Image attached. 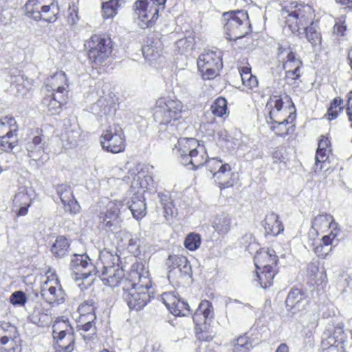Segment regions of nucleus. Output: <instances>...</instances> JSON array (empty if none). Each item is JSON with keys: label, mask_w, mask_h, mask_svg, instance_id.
Wrapping results in <instances>:
<instances>
[{"label": "nucleus", "mask_w": 352, "mask_h": 352, "mask_svg": "<svg viewBox=\"0 0 352 352\" xmlns=\"http://www.w3.org/2000/svg\"><path fill=\"white\" fill-rule=\"evenodd\" d=\"M122 179L126 182L131 179L126 202L124 204L122 201H111L107 204L106 210L99 214L100 223L109 231H114L119 227V214L124 205L136 219H142L146 214L143 192L144 189L153 184L152 177L147 174L146 166L141 163L135 164L129 168V175Z\"/></svg>", "instance_id": "nucleus-1"}, {"label": "nucleus", "mask_w": 352, "mask_h": 352, "mask_svg": "<svg viewBox=\"0 0 352 352\" xmlns=\"http://www.w3.org/2000/svg\"><path fill=\"white\" fill-rule=\"evenodd\" d=\"M183 103L173 97H161L157 100L154 108V118L159 123V132L162 138H166L164 133L177 135L184 129L180 120L185 113Z\"/></svg>", "instance_id": "nucleus-2"}, {"label": "nucleus", "mask_w": 352, "mask_h": 352, "mask_svg": "<svg viewBox=\"0 0 352 352\" xmlns=\"http://www.w3.org/2000/svg\"><path fill=\"white\" fill-rule=\"evenodd\" d=\"M281 16L292 33L300 36L301 30L315 21L316 14L311 6L292 2L281 10Z\"/></svg>", "instance_id": "nucleus-3"}, {"label": "nucleus", "mask_w": 352, "mask_h": 352, "mask_svg": "<svg viewBox=\"0 0 352 352\" xmlns=\"http://www.w3.org/2000/svg\"><path fill=\"white\" fill-rule=\"evenodd\" d=\"M173 151L180 158L183 165H191L192 169L203 166L206 161L204 146L195 138H179Z\"/></svg>", "instance_id": "nucleus-4"}, {"label": "nucleus", "mask_w": 352, "mask_h": 352, "mask_svg": "<svg viewBox=\"0 0 352 352\" xmlns=\"http://www.w3.org/2000/svg\"><path fill=\"white\" fill-rule=\"evenodd\" d=\"M226 38L236 41L245 36L250 31V24L247 12L231 11L223 14Z\"/></svg>", "instance_id": "nucleus-5"}, {"label": "nucleus", "mask_w": 352, "mask_h": 352, "mask_svg": "<svg viewBox=\"0 0 352 352\" xmlns=\"http://www.w3.org/2000/svg\"><path fill=\"white\" fill-rule=\"evenodd\" d=\"M88 59L96 66L101 65L111 56L113 50L111 39L105 36L94 34L84 44Z\"/></svg>", "instance_id": "nucleus-6"}, {"label": "nucleus", "mask_w": 352, "mask_h": 352, "mask_svg": "<svg viewBox=\"0 0 352 352\" xmlns=\"http://www.w3.org/2000/svg\"><path fill=\"white\" fill-rule=\"evenodd\" d=\"M166 0H138L133 8L135 15L140 21L138 25L145 29L153 25L159 16V12L164 10Z\"/></svg>", "instance_id": "nucleus-7"}, {"label": "nucleus", "mask_w": 352, "mask_h": 352, "mask_svg": "<svg viewBox=\"0 0 352 352\" xmlns=\"http://www.w3.org/2000/svg\"><path fill=\"white\" fill-rule=\"evenodd\" d=\"M296 55L294 47L289 43L284 41L278 44L277 58L283 63L286 76L292 79L300 76L302 62Z\"/></svg>", "instance_id": "nucleus-8"}, {"label": "nucleus", "mask_w": 352, "mask_h": 352, "mask_svg": "<svg viewBox=\"0 0 352 352\" xmlns=\"http://www.w3.org/2000/svg\"><path fill=\"white\" fill-rule=\"evenodd\" d=\"M41 294L51 305H58L65 301V294L54 272L49 270L43 277Z\"/></svg>", "instance_id": "nucleus-9"}, {"label": "nucleus", "mask_w": 352, "mask_h": 352, "mask_svg": "<svg viewBox=\"0 0 352 352\" xmlns=\"http://www.w3.org/2000/svg\"><path fill=\"white\" fill-rule=\"evenodd\" d=\"M18 125L14 118L4 116L0 119V148L7 153L18 144Z\"/></svg>", "instance_id": "nucleus-10"}, {"label": "nucleus", "mask_w": 352, "mask_h": 352, "mask_svg": "<svg viewBox=\"0 0 352 352\" xmlns=\"http://www.w3.org/2000/svg\"><path fill=\"white\" fill-rule=\"evenodd\" d=\"M103 149L112 153H118L125 148V139L122 129L117 124L110 126L100 136Z\"/></svg>", "instance_id": "nucleus-11"}, {"label": "nucleus", "mask_w": 352, "mask_h": 352, "mask_svg": "<svg viewBox=\"0 0 352 352\" xmlns=\"http://www.w3.org/2000/svg\"><path fill=\"white\" fill-rule=\"evenodd\" d=\"M221 60L219 54L214 51H205L197 60V67L204 78H213L221 67Z\"/></svg>", "instance_id": "nucleus-12"}, {"label": "nucleus", "mask_w": 352, "mask_h": 352, "mask_svg": "<svg viewBox=\"0 0 352 352\" xmlns=\"http://www.w3.org/2000/svg\"><path fill=\"white\" fill-rule=\"evenodd\" d=\"M70 266L74 274L73 278L76 280L96 275V267L87 254H74Z\"/></svg>", "instance_id": "nucleus-13"}, {"label": "nucleus", "mask_w": 352, "mask_h": 352, "mask_svg": "<svg viewBox=\"0 0 352 352\" xmlns=\"http://www.w3.org/2000/svg\"><path fill=\"white\" fill-rule=\"evenodd\" d=\"M346 339L344 324L332 322L327 325L322 334L321 344L324 349H328L342 344Z\"/></svg>", "instance_id": "nucleus-14"}, {"label": "nucleus", "mask_w": 352, "mask_h": 352, "mask_svg": "<svg viewBox=\"0 0 352 352\" xmlns=\"http://www.w3.org/2000/svg\"><path fill=\"white\" fill-rule=\"evenodd\" d=\"M282 99L278 96L271 97L266 104V108L269 110V118L273 124L274 128H279L280 126H285L292 123L294 118V116L289 112L287 118H280V112L283 110Z\"/></svg>", "instance_id": "nucleus-15"}, {"label": "nucleus", "mask_w": 352, "mask_h": 352, "mask_svg": "<svg viewBox=\"0 0 352 352\" xmlns=\"http://www.w3.org/2000/svg\"><path fill=\"white\" fill-rule=\"evenodd\" d=\"M123 298L131 309L140 310L150 300L149 292L136 289L127 285H123Z\"/></svg>", "instance_id": "nucleus-16"}, {"label": "nucleus", "mask_w": 352, "mask_h": 352, "mask_svg": "<svg viewBox=\"0 0 352 352\" xmlns=\"http://www.w3.org/2000/svg\"><path fill=\"white\" fill-rule=\"evenodd\" d=\"M285 305L292 316L301 315L308 305L307 296L302 289L292 288L287 294Z\"/></svg>", "instance_id": "nucleus-17"}, {"label": "nucleus", "mask_w": 352, "mask_h": 352, "mask_svg": "<svg viewBox=\"0 0 352 352\" xmlns=\"http://www.w3.org/2000/svg\"><path fill=\"white\" fill-rule=\"evenodd\" d=\"M162 300L170 312L175 316H184L190 312L188 304L181 300L175 292L163 293Z\"/></svg>", "instance_id": "nucleus-18"}, {"label": "nucleus", "mask_w": 352, "mask_h": 352, "mask_svg": "<svg viewBox=\"0 0 352 352\" xmlns=\"http://www.w3.org/2000/svg\"><path fill=\"white\" fill-rule=\"evenodd\" d=\"M44 91L56 94H68V80L64 72L60 71L48 77L45 80Z\"/></svg>", "instance_id": "nucleus-19"}, {"label": "nucleus", "mask_w": 352, "mask_h": 352, "mask_svg": "<svg viewBox=\"0 0 352 352\" xmlns=\"http://www.w3.org/2000/svg\"><path fill=\"white\" fill-rule=\"evenodd\" d=\"M122 284L144 292H148L152 286L148 272L143 269L141 272L138 270H131L129 274V278L124 280Z\"/></svg>", "instance_id": "nucleus-20"}, {"label": "nucleus", "mask_w": 352, "mask_h": 352, "mask_svg": "<svg viewBox=\"0 0 352 352\" xmlns=\"http://www.w3.org/2000/svg\"><path fill=\"white\" fill-rule=\"evenodd\" d=\"M32 190L26 187L21 186L18 189L13 199L14 210H17L18 216H25L27 214L28 208L30 206L32 201Z\"/></svg>", "instance_id": "nucleus-21"}, {"label": "nucleus", "mask_w": 352, "mask_h": 352, "mask_svg": "<svg viewBox=\"0 0 352 352\" xmlns=\"http://www.w3.org/2000/svg\"><path fill=\"white\" fill-rule=\"evenodd\" d=\"M331 151L330 141L328 138L322 137L318 142V149L315 156L314 166L316 173L327 170L329 167V154Z\"/></svg>", "instance_id": "nucleus-22"}, {"label": "nucleus", "mask_w": 352, "mask_h": 352, "mask_svg": "<svg viewBox=\"0 0 352 352\" xmlns=\"http://www.w3.org/2000/svg\"><path fill=\"white\" fill-rule=\"evenodd\" d=\"M44 143L41 136H35L27 144L28 156L30 158V164L35 166L36 168L39 166V162L43 164Z\"/></svg>", "instance_id": "nucleus-23"}, {"label": "nucleus", "mask_w": 352, "mask_h": 352, "mask_svg": "<svg viewBox=\"0 0 352 352\" xmlns=\"http://www.w3.org/2000/svg\"><path fill=\"white\" fill-rule=\"evenodd\" d=\"M56 190L65 210L76 213L79 210L80 206L73 196L71 187L67 184H62L58 186Z\"/></svg>", "instance_id": "nucleus-24"}, {"label": "nucleus", "mask_w": 352, "mask_h": 352, "mask_svg": "<svg viewBox=\"0 0 352 352\" xmlns=\"http://www.w3.org/2000/svg\"><path fill=\"white\" fill-rule=\"evenodd\" d=\"M80 129L78 124L71 120H65L63 124V129L61 133V139L66 142L69 148L75 146L80 136Z\"/></svg>", "instance_id": "nucleus-25"}, {"label": "nucleus", "mask_w": 352, "mask_h": 352, "mask_svg": "<svg viewBox=\"0 0 352 352\" xmlns=\"http://www.w3.org/2000/svg\"><path fill=\"white\" fill-rule=\"evenodd\" d=\"M173 268L168 272V278L176 275L178 272L181 276H190L192 274L191 265L185 256L173 255L168 257Z\"/></svg>", "instance_id": "nucleus-26"}, {"label": "nucleus", "mask_w": 352, "mask_h": 352, "mask_svg": "<svg viewBox=\"0 0 352 352\" xmlns=\"http://www.w3.org/2000/svg\"><path fill=\"white\" fill-rule=\"evenodd\" d=\"M67 96L56 94L52 92H45L42 100V106L50 114H56L59 112L62 104L66 102Z\"/></svg>", "instance_id": "nucleus-27"}, {"label": "nucleus", "mask_w": 352, "mask_h": 352, "mask_svg": "<svg viewBox=\"0 0 352 352\" xmlns=\"http://www.w3.org/2000/svg\"><path fill=\"white\" fill-rule=\"evenodd\" d=\"M214 317L212 303L206 300H202L193 315V321L197 327L206 325Z\"/></svg>", "instance_id": "nucleus-28"}, {"label": "nucleus", "mask_w": 352, "mask_h": 352, "mask_svg": "<svg viewBox=\"0 0 352 352\" xmlns=\"http://www.w3.org/2000/svg\"><path fill=\"white\" fill-rule=\"evenodd\" d=\"M254 261L256 269H275L278 259L273 249H267L257 252Z\"/></svg>", "instance_id": "nucleus-29"}, {"label": "nucleus", "mask_w": 352, "mask_h": 352, "mask_svg": "<svg viewBox=\"0 0 352 352\" xmlns=\"http://www.w3.org/2000/svg\"><path fill=\"white\" fill-rule=\"evenodd\" d=\"M100 276L105 285L116 287L122 280L124 273L123 270L117 265L101 270Z\"/></svg>", "instance_id": "nucleus-30"}, {"label": "nucleus", "mask_w": 352, "mask_h": 352, "mask_svg": "<svg viewBox=\"0 0 352 352\" xmlns=\"http://www.w3.org/2000/svg\"><path fill=\"white\" fill-rule=\"evenodd\" d=\"M214 179L221 188H227L234 184L235 173L232 171L230 165L225 163L223 169L214 174Z\"/></svg>", "instance_id": "nucleus-31"}, {"label": "nucleus", "mask_w": 352, "mask_h": 352, "mask_svg": "<svg viewBox=\"0 0 352 352\" xmlns=\"http://www.w3.org/2000/svg\"><path fill=\"white\" fill-rule=\"evenodd\" d=\"M301 34H305L307 41L314 49H320L322 43V36L317 23L314 21L309 25L301 30Z\"/></svg>", "instance_id": "nucleus-32"}, {"label": "nucleus", "mask_w": 352, "mask_h": 352, "mask_svg": "<svg viewBox=\"0 0 352 352\" xmlns=\"http://www.w3.org/2000/svg\"><path fill=\"white\" fill-rule=\"evenodd\" d=\"M263 227L266 234L276 236L283 231V226L279 221L278 216L272 212L266 215L263 221Z\"/></svg>", "instance_id": "nucleus-33"}, {"label": "nucleus", "mask_w": 352, "mask_h": 352, "mask_svg": "<svg viewBox=\"0 0 352 352\" xmlns=\"http://www.w3.org/2000/svg\"><path fill=\"white\" fill-rule=\"evenodd\" d=\"M311 228L318 233L324 231L327 228H337V223L334 221L331 215L321 214L316 216L312 221Z\"/></svg>", "instance_id": "nucleus-34"}, {"label": "nucleus", "mask_w": 352, "mask_h": 352, "mask_svg": "<svg viewBox=\"0 0 352 352\" xmlns=\"http://www.w3.org/2000/svg\"><path fill=\"white\" fill-rule=\"evenodd\" d=\"M119 261V257L110 252L107 250L100 252L99 261L96 267V273L104 269L116 266V263Z\"/></svg>", "instance_id": "nucleus-35"}, {"label": "nucleus", "mask_w": 352, "mask_h": 352, "mask_svg": "<svg viewBox=\"0 0 352 352\" xmlns=\"http://www.w3.org/2000/svg\"><path fill=\"white\" fill-rule=\"evenodd\" d=\"M162 50V44L158 39L151 43L148 41L146 44H144L142 47V54L144 58L149 61L157 59L161 55Z\"/></svg>", "instance_id": "nucleus-36"}, {"label": "nucleus", "mask_w": 352, "mask_h": 352, "mask_svg": "<svg viewBox=\"0 0 352 352\" xmlns=\"http://www.w3.org/2000/svg\"><path fill=\"white\" fill-rule=\"evenodd\" d=\"M276 272L275 269H256L254 280L262 288H267L272 285Z\"/></svg>", "instance_id": "nucleus-37"}, {"label": "nucleus", "mask_w": 352, "mask_h": 352, "mask_svg": "<svg viewBox=\"0 0 352 352\" xmlns=\"http://www.w3.org/2000/svg\"><path fill=\"white\" fill-rule=\"evenodd\" d=\"M95 321L88 320L84 316H80L77 324L78 331L85 340H90L96 334Z\"/></svg>", "instance_id": "nucleus-38"}, {"label": "nucleus", "mask_w": 352, "mask_h": 352, "mask_svg": "<svg viewBox=\"0 0 352 352\" xmlns=\"http://www.w3.org/2000/svg\"><path fill=\"white\" fill-rule=\"evenodd\" d=\"M158 197L163 207L164 217L166 220L173 218V217L177 214V212L169 192H159Z\"/></svg>", "instance_id": "nucleus-39"}, {"label": "nucleus", "mask_w": 352, "mask_h": 352, "mask_svg": "<svg viewBox=\"0 0 352 352\" xmlns=\"http://www.w3.org/2000/svg\"><path fill=\"white\" fill-rule=\"evenodd\" d=\"M195 44V34L190 32L188 36L175 42V51L180 54H188L192 52Z\"/></svg>", "instance_id": "nucleus-40"}, {"label": "nucleus", "mask_w": 352, "mask_h": 352, "mask_svg": "<svg viewBox=\"0 0 352 352\" xmlns=\"http://www.w3.org/2000/svg\"><path fill=\"white\" fill-rule=\"evenodd\" d=\"M45 0H28L25 5L26 14L35 21L41 20V12Z\"/></svg>", "instance_id": "nucleus-41"}, {"label": "nucleus", "mask_w": 352, "mask_h": 352, "mask_svg": "<svg viewBox=\"0 0 352 352\" xmlns=\"http://www.w3.org/2000/svg\"><path fill=\"white\" fill-rule=\"evenodd\" d=\"M58 13L59 7L57 3L54 1L50 2L49 4H45V3L41 12V20L53 23L57 20Z\"/></svg>", "instance_id": "nucleus-42"}, {"label": "nucleus", "mask_w": 352, "mask_h": 352, "mask_svg": "<svg viewBox=\"0 0 352 352\" xmlns=\"http://www.w3.org/2000/svg\"><path fill=\"white\" fill-rule=\"evenodd\" d=\"M230 217L224 213L217 215L212 223L213 228L220 234L228 233L230 229Z\"/></svg>", "instance_id": "nucleus-43"}, {"label": "nucleus", "mask_w": 352, "mask_h": 352, "mask_svg": "<svg viewBox=\"0 0 352 352\" xmlns=\"http://www.w3.org/2000/svg\"><path fill=\"white\" fill-rule=\"evenodd\" d=\"M12 86L15 87L19 95H24L31 88V81L22 74L11 76Z\"/></svg>", "instance_id": "nucleus-44"}, {"label": "nucleus", "mask_w": 352, "mask_h": 352, "mask_svg": "<svg viewBox=\"0 0 352 352\" xmlns=\"http://www.w3.org/2000/svg\"><path fill=\"white\" fill-rule=\"evenodd\" d=\"M54 339L56 340L59 352H72L74 350L75 338L72 332H67L63 338L59 336Z\"/></svg>", "instance_id": "nucleus-45"}, {"label": "nucleus", "mask_w": 352, "mask_h": 352, "mask_svg": "<svg viewBox=\"0 0 352 352\" xmlns=\"http://www.w3.org/2000/svg\"><path fill=\"white\" fill-rule=\"evenodd\" d=\"M212 113L219 118H226L229 115L227 107V100L222 97L217 98L211 104Z\"/></svg>", "instance_id": "nucleus-46"}, {"label": "nucleus", "mask_w": 352, "mask_h": 352, "mask_svg": "<svg viewBox=\"0 0 352 352\" xmlns=\"http://www.w3.org/2000/svg\"><path fill=\"white\" fill-rule=\"evenodd\" d=\"M95 302L94 300H87L81 303L78 307L80 316H84L88 320L95 321L96 316L95 313Z\"/></svg>", "instance_id": "nucleus-47"}, {"label": "nucleus", "mask_w": 352, "mask_h": 352, "mask_svg": "<svg viewBox=\"0 0 352 352\" xmlns=\"http://www.w3.org/2000/svg\"><path fill=\"white\" fill-rule=\"evenodd\" d=\"M219 135L221 140L225 142V146L228 149H234L241 146V133H236L234 136H232L228 133L226 130L221 131L219 133Z\"/></svg>", "instance_id": "nucleus-48"}, {"label": "nucleus", "mask_w": 352, "mask_h": 352, "mask_svg": "<svg viewBox=\"0 0 352 352\" xmlns=\"http://www.w3.org/2000/svg\"><path fill=\"white\" fill-rule=\"evenodd\" d=\"M243 85L248 89H253L257 87L258 80L256 76L251 73V68L249 67H243L239 69Z\"/></svg>", "instance_id": "nucleus-49"}, {"label": "nucleus", "mask_w": 352, "mask_h": 352, "mask_svg": "<svg viewBox=\"0 0 352 352\" xmlns=\"http://www.w3.org/2000/svg\"><path fill=\"white\" fill-rule=\"evenodd\" d=\"M124 236L128 239V250L135 256H138L142 249V240L136 234L125 232Z\"/></svg>", "instance_id": "nucleus-50"}, {"label": "nucleus", "mask_w": 352, "mask_h": 352, "mask_svg": "<svg viewBox=\"0 0 352 352\" xmlns=\"http://www.w3.org/2000/svg\"><path fill=\"white\" fill-rule=\"evenodd\" d=\"M69 247L68 240L64 236H58L52 247V252L56 257H63L68 252Z\"/></svg>", "instance_id": "nucleus-51"}, {"label": "nucleus", "mask_w": 352, "mask_h": 352, "mask_svg": "<svg viewBox=\"0 0 352 352\" xmlns=\"http://www.w3.org/2000/svg\"><path fill=\"white\" fill-rule=\"evenodd\" d=\"M97 108L100 109V111L97 112V113L101 117L103 116H107L111 115L113 111V107L112 105L111 100L104 98H101L98 100L94 107V110L96 111Z\"/></svg>", "instance_id": "nucleus-52"}, {"label": "nucleus", "mask_w": 352, "mask_h": 352, "mask_svg": "<svg viewBox=\"0 0 352 352\" xmlns=\"http://www.w3.org/2000/svg\"><path fill=\"white\" fill-rule=\"evenodd\" d=\"M53 338H56L59 336L63 338L67 332H72V328L69 326L65 320H56L52 326Z\"/></svg>", "instance_id": "nucleus-53"}, {"label": "nucleus", "mask_w": 352, "mask_h": 352, "mask_svg": "<svg viewBox=\"0 0 352 352\" xmlns=\"http://www.w3.org/2000/svg\"><path fill=\"white\" fill-rule=\"evenodd\" d=\"M118 2L113 0L102 1V10L104 18H112L116 14Z\"/></svg>", "instance_id": "nucleus-54"}, {"label": "nucleus", "mask_w": 352, "mask_h": 352, "mask_svg": "<svg viewBox=\"0 0 352 352\" xmlns=\"http://www.w3.org/2000/svg\"><path fill=\"white\" fill-rule=\"evenodd\" d=\"M201 243V236L197 233L191 232L186 237L184 244L188 250L195 251L200 247Z\"/></svg>", "instance_id": "nucleus-55"}, {"label": "nucleus", "mask_w": 352, "mask_h": 352, "mask_svg": "<svg viewBox=\"0 0 352 352\" xmlns=\"http://www.w3.org/2000/svg\"><path fill=\"white\" fill-rule=\"evenodd\" d=\"M204 164H206L207 169L212 173V175L214 176L215 173L223 169L225 163H223L221 160H218L217 158H211L208 160V155H206V161Z\"/></svg>", "instance_id": "nucleus-56"}, {"label": "nucleus", "mask_w": 352, "mask_h": 352, "mask_svg": "<svg viewBox=\"0 0 352 352\" xmlns=\"http://www.w3.org/2000/svg\"><path fill=\"white\" fill-rule=\"evenodd\" d=\"M10 301L14 306H23L27 301V298L23 292L17 291L11 294Z\"/></svg>", "instance_id": "nucleus-57"}, {"label": "nucleus", "mask_w": 352, "mask_h": 352, "mask_svg": "<svg viewBox=\"0 0 352 352\" xmlns=\"http://www.w3.org/2000/svg\"><path fill=\"white\" fill-rule=\"evenodd\" d=\"M48 316L45 314L40 313L39 311H34L30 316L31 322L39 327H44L47 324Z\"/></svg>", "instance_id": "nucleus-58"}, {"label": "nucleus", "mask_w": 352, "mask_h": 352, "mask_svg": "<svg viewBox=\"0 0 352 352\" xmlns=\"http://www.w3.org/2000/svg\"><path fill=\"white\" fill-rule=\"evenodd\" d=\"M346 30V16L342 15L336 19L333 26V32L340 35H343Z\"/></svg>", "instance_id": "nucleus-59"}, {"label": "nucleus", "mask_w": 352, "mask_h": 352, "mask_svg": "<svg viewBox=\"0 0 352 352\" xmlns=\"http://www.w3.org/2000/svg\"><path fill=\"white\" fill-rule=\"evenodd\" d=\"M69 14L67 17L68 23L70 25L76 24L79 20V17L78 15V8L74 3H72V5H69Z\"/></svg>", "instance_id": "nucleus-60"}, {"label": "nucleus", "mask_w": 352, "mask_h": 352, "mask_svg": "<svg viewBox=\"0 0 352 352\" xmlns=\"http://www.w3.org/2000/svg\"><path fill=\"white\" fill-rule=\"evenodd\" d=\"M338 232L339 230H337V228H332L331 232L329 234L322 236L320 243L326 245L327 247H331V245L333 243V241L337 236Z\"/></svg>", "instance_id": "nucleus-61"}, {"label": "nucleus", "mask_w": 352, "mask_h": 352, "mask_svg": "<svg viewBox=\"0 0 352 352\" xmlns=\"http://www.w3.org/2000/svg\"><path fill=\"white\" fill-rule=\"evenodd\" d=\"M331 247H327L326 245L319 243L315 245L314 251L318 257L325 258L331 251Z\"/></svg>", "instance_id": "nucleus-62"}, {"label": "nucleus", "mask_w": 352, "mask_h": 352, "mask_svg": "<svg viewBox=\"0 0 352 352\" xmlns=\"http://www.w3.org/2000/svg\"><path fill=\"white\" fill-rule=\"evenodd\" d=\"M294 125L292 124V122L289 123L288 125H285V126H280L279 128H274L273 124L271 126L272 129L275 132L276 134L283 137L294 131Z\"/></svg>", "instance_id": "nucleus-63"}, {"label": "nucleus", "mask_w": 352, "mask_h": 352, "mask_svg": "<svg viewBox=\"0 0 352 352\" xmlns=\"http://www.w3.org/2000/svg\"><path fill=\"white\" fill-rule=\"evenodd\" d=\"M10 327L8 329V336L1 335L0 342L2 344H6L10 340H14L17 337V330L16 327Z\"/></svg>", "instance_id": "nucleus-64"}]
</instances>
